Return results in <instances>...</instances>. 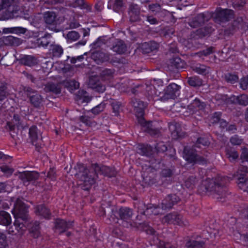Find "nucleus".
Segmentation results:
<instances>
[{
  "mask_svg": "<svg viewBox=\"0 0 248 248\" xmlns=\"http://www.w3.org/2000/svg\"><path fill=\"white\" fill-rule=\"evenodd\" d=\"M229 182V178L225 176L219 177L215 181L207 179L202 182L199 190L204 193L213 192L215 199L223 202L221 200L226 196V185Z\"/></svg>",
  "mask_w": 248,
  "mask_h": 248,
  "instance_id": "f257e3e1",
  "label": "nucleus"
},
{
  "mask_svg": "<svg viewBox=\"0 0 248 248\" xmlns=\"http://www.w3.org/2000/svg\"><path fill=\"white\" fill-rule=\"evenodd\" d=\"M130 103L134 107L137 117H140L139 120V123L142 127V130L152 136L159 135V130L153 125L152 122H146L142 118L144 114V108L146 107L144 102L138 98L133 97L131 99Z\"/></svg>",
  "mask_w": 248,
  "mask_h": 248,
  "instance_id": "f03ea898",
  "label": "nucleus"
},
{
  "mask_svg": "<svg viewBox=\"0 0 248 248\" xmlns=\"http://www.w3.org/2000/svg\"><path fill=\"white\" fill-rule=\"evenodd\" d=\"M75 169L77 170L75 176L79 179V185L83 190H89L98 177L97 173L91 170V167L88 170L83 164L79 163L77 164Z\"/></svg>",
  "mask_w": 248,
  "mask_h": 248,
  "instance_id": "7ed1b4c3",
  "label": "nucleus"
},
{
  "mask_svg": "<svg viewBox=\"0 0 248 248\" xmlns=\"http://www.w3.org/2000/svg\"><path fill=\"white\" fill-rule=\"evenodd\" d=\"M162 222L164 224H173L179 226H186L188 224V222L184 219L183 216L176 212L168 214L163 217Z\"/></svg>",
  "mask_w": 248,
  "mask_h": 248,
  "instance_id": "20e7f679",
  "label": "nucleus"
},
{
  "mask_svg": "<svg viewBox=\"0 0 248 248\" xmlns=\"http://www.w3.org/2000/svg\"><path fill=\"white\" fill-rule=\"evenodd\" d=\"M180 86L172 83L170 84L164 90L163 95L160 96V99L165 101L170 99H174L179 94Z\"/></svg>",
  "mask_w": 248,
  "mask_h": 248,
  "instance_id": "39448f33",
  "label": "nucleus"
},
{
  "mask_svg": "<svg viewBox=\"0 0 248 248\" xmlns=\"http://www.w3.org/2000/svg\"><path fill=\"white\" fill-rule=\"evenodd\" d=\"M13 212L16 219H19L22 221H26L28 219L27 209L25 204L19 199H17L15 204Z\"/></svg>",
  "mask_w": 248,
  "mask_h": 248,
  "instance_id": "423d86ee",
  "label": "nucleus"
},
{
  "mask_svg": "<svg viewBox=\"0 0 248 248\" xmlns=\"http://www.w3.org/2000/svg\"><path fill=\"white\" fill-rule=\"evenodd\" d=\"M91 170H93L97 175L103 174L109 177H114L117 174V171L114 169L105 166H99L96 163L92 165Z\"/></svg>",
  "mask_w": 248,
  "mask_h": 248,
  "instance_id": "0eeeda50",
  "label": "nucleus"
},
{
  "mask_svg": "<svg viewBox=\"0 0 248 248\" xmlns=\"http://www.w3.org/2000/svg\"><path fill=\"white\" fill-rule=\"evenodd\" d=\"M210 18V16L208 14L201 13L190 19L188 24L191 27L196 28L208 21Z\"/></svg>",
  "mask_w": 248,
  "mask_h": 248,
  "instance_id": "6e6552de",
  "label": "nucleus"
},
{
  "mask_svg": "<svg viewBox=\"0 0 248 248\" xmlns=\"http://www.w3.org/2000/svg\"><path fill=\"white\" fill-rule=\"evenodd\" d=\"M247 173H248V168L247 166L241 165L239 167L236 174L237 176V183L241 189H243L244 187L247 185L248 178L246 174Z\"/></svg>",
  "mask_w": 248,
  "mask_h": 248,
  "instance_id": "1a4fd4ad",
  "label": "nucleus"
},
{
  "mask_svg": "<svg viewBox=\"0 0 248 248\" xmlns=\"http://www.w3.org/2000/svg\"><path fill=\"white\" fill-rule=\"evenodd\" d=\"M72 221L67 222L64 219L57 218L54 222V230L56 232L61 234L73 227Z\"/></svg>",
  "mask_w": 248,
  "mask_h": 248,
  "instance_id": "9d476101",
  "label": "nucleus"
},
{
  "mask_svg": "<svg viewBox=\"0 0 248 248\" xmlns=\"http://www.w3.org/2000/svg\"><path fill=\"white\" fill-rule=\"evenodd\" d=\"M39 176V174L37 171H24L19 173L18 178L24 185H28L30 182L35 181Z\"/></svg>",
  "mask_w": 248,
  "mask_h": 248,
  "instance_id": "9b49d317",
  "label": "nucleus"
},
{
  "mask_svg": "<svg viewBox=\"0 0 248 248\" xmlns=\"http://www.w3.org/2000/svg\"><path fill=\"white\" fill-rule=\"evenodd\" d=\"M180 199L175 194L168 195L162 202L161 207L163 210L171 209L172 206L179 202Z\"/></svg>",
  "mask_w": 248,
  "mask_h": 248,
  "instance_id": "f8f14e48",
  "label": "nucleus"
},
{
  "mask_svg": "<svg viewBox=\"0 0 248 248\" xmlns=\"http://www.w3.org/2000/svg\"><path fill=\"white\" fill-rule=\"evenodd\" d=\"M29 135L32 144L35 145L36 149L39 150V148L42 145L43 141L42 137L38 135L37 128L36 126H32L30 128Z\"/></svg>",
  "mask_w": 248,
  "mask_h": 248,
  "instance_id": "ddd939ff",
  "label": "nucleus"
},
{
  "mask_svg": "<svg viewBox=\"0 0 248 248\" xmlns=\"http://www.w3.org/2000/svg\"><path fill=\"white\" fill-rule=\"evenodd\" d=\"M214 31V29L210 25H207L203 28H202L193 31L191 34V38L197 40L207 36H209Z\"/></svg>",
  "mask_w": 248,
  "mask_h": 248,
  "instance_id": "4468645a",
  "label": "nucleus"
},
{
  "mask_svg": "<svg viewBox=\"0 0 248 248\" xmlns=\"http://www.w3.org/2000/svg\"><path fill=\"white\" fill-rule=\"evenodd\" d=\"M233 10L225 9L217 12L216 20L221 22H224L230 20L233 17Z\"/></svg>",
  "mask_w": 248,
  "mask_h": 248,
  "instance_id": "2eb2a0df",
  "label": "nucleus"
},
{
  "mask_svg": "<svg viewBox=\"0 0 248 248\" xmlns=\"http://www.w3.org/2000/svg\"><path fill=\"white\" fill-rule=\"evenodd\" d=\"M128 9L130 21L136 22L140 21V8L138 5L132 3L129 5Z\"/></svg>",
  "mask_w": 248,
  "mask_h": 248,
  "instance_id": "dca6fc26",
  "label": "nucleus"
},
{
  "mask_svg": "<svg viewBox=\"0 0 248 248\" xmlns=\"http://www.w3.org/2000/svg\"><path fill=\"white\" fill-rule=\"evenodd\" d=\"M89 87L95 92L102 93L106 90V86L97 77H93L90 78Z\"/></svg>",
  "mask_w": 248,
  "mask_h": 248,
  "instance_id": "f3484780",
  "label": "nucleus"
},
{
  "mask_svg": "<svg viewBox=\"0 0 248 248\" xmlns=\"http://www.w3.org/2000/svg\"><path fill=\"white\" fill-rule=\"evenodd\" d=\"M169 129L171 133L172 139L177 140L184 136L183 133L181 131L180 124L175 122H172L169 124Z\"/></svg>",
  "mask_w": 248,
  "mask_h": 248,
  "instance_id": "a211bd4d",
  "label": "nucleus"
},
{
  "mask_svg": "<svg viewBox=\"0 0 248 248\" xmlns=\"http://www.w3.org/2000/svg\"><path fill=\"white\" fill-rule=\"evenodd\" d=\"M169 129L171 133L172 139L177 140L184 136L183 133L181 131L180 124L175 122H172L169 124Z\"/></svg>",
  "mask_w": 248,
  "mask_h": 248,
  "instance_id": "6ab92c4d",
  "label": "nucleus"
},
{
  "mask_svg": "<svg viewBox=\"0 0 248 248\" xmlns=\"http://www.w3.org/2000/svg\"><path fill=\"white\" fill-rule=\"evenodd\" d=\"M169 129L171 133L172 139L177 140L184 136L183 133L181 131L180 124L175 122H172L169 124Z\"/></svg>",
  "mask_w": 248,
  "mask_h": 248,
  "instance_id": "aec40b11",
  "label": "nucleus"
},
{
  "mask_svg": "<svg viewBox=\"0 0 248 248\" xmlns=\"http://www.w3.org/2000/svg\"><path fill=\"white\" fill-rule=\"evenodd\" d=\"M91 57L98 64L109 61L110 60V55L100 51L92 52Z\"/></svg>",
  "mask_w": 248,
  "mask_h": 248,
  "instance_id": "412c9836",
  "label": "nucleus"
},
{
  "mask_svg": "<svg viewBox=\"0 0 248 248\" xmlns=\"http://www.w3.org/2000/svg\"><path fill=\"white\" fill-rule=\"evenodd\" d=\"M196 147L193 145L191 147L186 146L184 149V157L189 163H193L195 160L197 154Z\"/></svg>",
  "mask_w": 248,
  "mask_h": 248,
  "instance_id": "4be33fe9",
  "label": "nucleus"
},
{
  "mask_svg": "<svg viewBox=\"0 0 248 248\" xmlns=\"http://www.w3.org/2000/svg\"><path fill=\"white\" fill-rule=\"evenodd\" d=\"M51 35L48 33H46L42 37L36 39L34 41V47H46L50 43Z\"/></svg>",
  "mask_w": 248,
  "mask_h": 248,
  "instance_id": "5701e85b",
  "label": "nucleus"
},
{
  "mask_svg": "<svg viewBox=\"0 0 248 248\" xmlns=\"http://www.w3.org/2000/svg\"><path fill=\"white\" fill-rule=\"evenodd\" d=\"M34 212L36 215L41 216L46 219H49L51 217V212L45 205L40 204L34 208Z\"/></svg>",
  "mask_w": 248,
  "mask_h": 248,
  "instance_id": "b1692460",
  "label": "nucleus"
},
{
  "mask_svg": "<svg viewBox=\"0 0 248 248\" xmlns=\"http://www.w3.org/2000/svg\"><path fill=\"white\" fill-rule=\"evenodd\" d=\"M18 61L20 64L29 66H32L37 63L35 57L31 55H23Z\"/></svg>",
  "mask_w": 248,
  "mask_h": 248,
  "instance_id": "393cba45",
  "label": "nucleus"
},
{
  "mask_svg": "<svg viewBox=\"0 0 248 248\" xmlns=\"http://www.w3.org/2000/svg\"><path fill=\"white\" fill-rule=\"evenodd\" d=\"M117 214L120 219L125 221L129 220L133 215L132 210L126 207H123L120 208Z\"/></svg>",
  "mask_w": 248,
  "mask_h": 248,
  "instance_id": "a878e982",
  "label": "nucleus"
},
{
  "mask_svg": "<svg viewBox=\"0 0 248 248\" xmlns=\"http://www.w3.org/2000/svg\"><path fill=\"white\" fill-rule=\"evenodd\" d=\"M158 44L155 41H151L149 43H144L142 44L141 49L144 53H149L158 49Z\"/></svg>",
  "mask_w": 248,
  "mask_h": 248,
  "instance_id": "bb28decb",
  "label": "nucleus"
},
{
  "mask_svg": "<svg viewBox=\"0 0 248 248\" xmlns=\"http://www.w3.org/2000/svg\"><path fill=\"white\" fill-rule=\"evenodd\" d=\"M111 49L113 51L121 54L126 51V46L123 41L118 40L114 43Z\"/></svg>",
  "mask_w": 248,
  "mask_h": 248,
  "instance_id": "cd10ccee",
  "label": "nucleus"
},
{
  "mask_svg": "<svg viewBox=\"0 0 248 248\" xmlns=\"http://www.w3.org/2000/svg\"><path fill=\"white\" fill-rule=\"evenodd\" d=\"M44 90L46 92H52L55 94L60 93L61 92L60 85L52 82H48L46 84Z\"/></svg>",
  "mask_w": 248,
  "mask_h": 248,
  "instance_id": "c85d7f7f",
  "label": "nucleus"
},
{
  "mask_svg": "<svg viewBox=\"0 0 248 248\" xmlns=\"http://www.w3.org/2000/svg\"><path fill=\"white\" fill-rule=\"evenodd\" d=\"M56 15L53 12L48 11L44 14V20L46 24L54 26L56 24Z\"/></svg>",
  "mask_w": 248,
  "mask_h": 248,
  "instance_id": "c756f323",
  "label": "nucleus"
},
{
  "mask_svg": "<svg viewBox=\"0 0 248 248\" xmlns=\"http://www.w3.org/2000/svg\"><path fill=\"white\" fill-rule=\"evenodd\" d=\"M231 101L233 103L238 104L240 105L246 106L248 105V97L245 94L239 96H232L231 97Z\"/></svg>",
  "mask_w": 248,
  "mask_h": 248,
  "instance_id": "7c9ffc66",
  "label": "nucleus"
},
{
  "mask_svg": "<svg viewBox=\"0 0 248 248\" xmlns=\"http://www.w3.org/2000/svg\"><path fill=\"white\" fill-rule=\"evenodd\" d=\"M50 53L53 57H60L63 53V49L59 45L51 44L49 48Z\"/></svg>",
  "mask_w": 248,
  "mask_h": 248,
  "instance_id": "2f4dec72",
  "label": "nucleus"
},
{
  "mask_svg": "<svg viewBox=\"0 0 248 248\" xmlns=\"http://www.w3.org/2000/svg\"><path fill=\"white\" fill-rule=\"evenodd\" d=\"M138 153L143 155L150 156L153 154V148L147 144H140L138 146Z\"/></svg>",
  "mask_w": 248,
  "mask_h": 248,
  "instance_id": "473e14b6",
  "label": "nucleus"
},
{
  "mask_svg": "<svg viewBox=\"0 0 248 248\" xmlns=\"http://www.w3.org/2000/svg\"><path fill=\"white\" fill-rule=\"evenodd\" d=\"M3 41L6 45L12 46H18L22 43L20 39L12 36L5 37Z\"/></svg>",
  "mask_w": 248,
  "mask_h": 248,
  "instance_id": "72a5a7b5",
  "label": "nucleus"
},
{
  "mask_svg": "<svg viewBox=\"0 0 248 248\" xmlns=\"http://www.w3.org/2000/svg\"><path fill=\"white\" fill-rule=\"evenodd\" d=\"M21 124L19 116L17 114H15L12 121L7 122V126L10 131H13L15 130L16 127L18 128Z\"/></svg>",
  "mask_w": 248,
  "mask_h": 248,
  "instance_id": "f704fd0d",
  "label": "nucleus"
},
{
  "mask_svg": "<svg viewBox=\"0 0 248 248\" xmlns=\"http://www.w3.org/2000/svg\"><path fill=\"white\" fill-rule=\"evenodd\" d=\"M12 11L14 18L20 17L28 18L29 17L28 14H26L22 9L18 5H13Z\"/></svg>",
  "mask_w": 248,
  "mask_h": 248,
  "instance_id": "c9c22d12",
  "label": "nucleus"
},
{
  "mask_svg": "<svg viewBox=\"0 0 248 248\" xmlns=\"http://www.w3.org/2000/svg\"><path fill=\"white\" fill-rule=\"evenodd\" d=\"M27 29L21 27H16L12 28H5L3 29V32L4 33H19L24 34L27 31Z\"/></svg>",
  "mask_w": 248,
  "mask_h": 248,
  "instance_id": "e433bc0d",
  "label": "nucleus"
},
{
  "mask_svg": "<svg viewBox=\"0 0 248 248\" xmlns=\"http://www.w3.org/2000/svg\"><path fill=\"white\" fill-rule=\"evenodd\" d=\"M170 64L171 66L180 69L185 67L186 63L179 57H174L170 60Z\"/></svg>",
  "mask_w": 248,
  "mask_h": 248,
  "instance_id": "4c0bfd02",
  "label": "nucleus"
},
{
  "mask_svg": "<svg viewBox=\"0 0 248 248\" xmlns=\"http://www.w3.org/2000/svg\"><path fill=\"white\" fill-rule=\"evenodd\" d=\"M40 223L37 221H34L30 229L31 236L34 238H38L40 235Z\"/></svg>",
  "mask_w": 248,
  "mask_h": 248,
  "instance_id": "58836bf2",
  "label": "nucleus"
},
{
  "mask_svg": "<svg viewBox=\"0 0 248 248\" xmlns=\"http://www.w3.org/2000/svg\"><path fill=\"white\" fill-rule=\"evenodd\" d=\"M11 223V217L9 214L4 211H0V224L8 226Z\"/></svg>",
  "mask_w": 248,
  "mask_h": 248,
  "instance_id": "ea45409f",
  "label": "nucleus"
},
{
  "mask_svg": "<svg viewBox=\"0 0 248 248\" xmlns=\"http://www.w3.org/2000/svg\"><path fill=\"white\" fill-rule=\"evenodd\" d=\"M188 84L192 87H200L202 85V80L197 76L187 77Z\"/></svg>",
  "mask_w": 248,
  "mask_h": 248,
  "instance_id": "a19ab883",
  "label": "nucleus"
},
{
  "mask_svg": "<svg viewBox=\"0 0 248 248\" xmlns=\"http://www.w3.org/2000/svg\"><path fill=\"white\" fill-rule=\"evenodd\" d=\"M149 8L152 12L157 14H163L164 15L169 14V11L164 9L162 10L160 5L158 3L150 4L149 5Z\"/></svg>",
  "mask_w": 248,
  "mask_h": 248,
  "instance_id": "79ce46f5",
  "label": "nucleus"
},
{
  "mask_svg": "<svg viewBox=\"0 0 248 248\" xmlns=\"http://www.w3.org/2000/svg\"><path fill=\"white\" fill-rule=\"evenodd\" d=\"M30 100L34 107L39 108L42 105L43 98L41 95L38 93H35L31 96Z\"/></svg>",
  "mask_w": 248,
  "mask_h": 248,
  "instance_id": "37998d69",
  "label": "nucleus"
},
{
  "mask_svg": "<svg viewBox=\"0 0 248 248\" xmlns=\"http://www.w3.org/2000/svg\"><path fill=\"white\" fill-rule=\"evenodd\" d=\"M26 221H22L19 219H16L14 224L16 226L15 228H16L18 231V234L20 235H23L26 231V227L24 224V222Z\"/></svg>",
  "mask_w": 248,
  "mask_h": 248,
  "instance_id": "c03bdc74",
  "label": "nucleus"
},
{
  "mask_svg": "<svg viewBox=\"0 0 248 248\" xmlns=\"http://www.w3.org/2000/svg\"><path fill=\"white\" fill-rule=\"evenodd\" d=\"M198 181L196 176L194 175H190L185 181V186L189 189H193L195 187Z\"/></svg>",
  "mask_w": 248,
  "mask_h": 248,
  "instance_id": "a18cd8bd",
  "label": "nucleus"
},
{
  "mask_svg": "<svg viewBox=\"0 0 248 248\" xmlns=\"http://www.w3.org/2000/svg\"><path fill=\"white\" fill-rule=\"evenodd\" d=\"M115 73V70L113 69L106 68L103 69L100 73V76L101 78L104 80H108L112 78L113 77Z\"/></svg>",
  "mask_w": 248,
  "mask_h": 248,
  "instance_id": "49530a36",
  "label": "nucleus"
},
{
  "mask_svg": "<svg viewBox=\"0 0 248 248\" xmlns=\"http://www.w3.org/2000/svg\"><path fill=\"white\" fill-rule=\"evenodd\" d=\"M187 248H205V244L203 241L190 240L186 243Z\"/></svg>",
  "mask_w": 248,
  "mask_h": 248,
  "instance_id": "de8ad7c7",
  "label": "nucleus"
},
{
  "mask_svg": "<svg viewBox=\"0 0 248 248\" xmlns=\"http://www.w3.org/2000/svg\"><path fill=\"white\" fill-rule=\"evenodd\" d=\"M112 107L113 113L115 116H118L122 109V103L120 102L110 99L109 101Z\"/></svg>",
  "mask_w": 248,
  "mask_h": 248,
  "instance_id": "09e8293b",
  "label": "nucleus"
},
{
  "mask_svg": "<svg viewBox=\"0 0 248 248\" xmlns=\"http://www.w3.org/2000/svg\"><path fill=\"white\" fill-rule=\"evenodd\" d=\"M210 142L206 137H200L198 138L196 142L193 145L196 148H202V146H208Z\"/></svg>",
  "mask_w": 248,
  "mask_h": 248,
  "instance_id": "8fccbe9b",
  "label": "nucleus"
},
{
  "mask_svg": "<svg viewBox=\"0 0 248 248\" xmlns=\"http://www.w3.org/2000/svg\"><path fill=\"white\" fill-rule=\"evenodd\" d=\"M193 70L199 74L206 75L209 72V67L203 64H197L194 66Z\"/></svg>",
  "mask_w": 248,
  "mask_h": 248,
  "instance_id": "3c124183",
  "label": "nucleus"
},
{
  "mask_svg": "<svg viewBox=\"0 0 248 248\" xmlns=\"http://www.w3.org/2000/svg\"><path fill=\"white\" fill-rule=\"evenodd\" d=\"M63 36L66 38L67 42L70 43L78 40L80 37L79 34L74 31H69L65 36L64 34Z\"/></svg>",
  "mask_w": 248,
  "mask_h": 248,
  "instance_id": "603ef678",
  "label": "nucleus"
},
{
  "mask_svg": "<svg viewBox=\"0 0 248 248\" xmlns=\"http://www.w3.org/2000/svg\"><path fill=\"white\" fill-rule=\"evenodd\" d=\"M71 6L74 8L79 7L82 9H87L89 11H91V7L88 6L84 0H76L74 2L71 4Z\"/></svg>",
  "mask_w": 248,
  "mask_h": 248,
  "instance_id": "864d4df0",
  "label": "nucleus"
},
{
  "mask_svg": "<svg viewBox=\"0 0 248 248\" xmlns=\"http://www.w3.org/2000/svg\"><path fill=\"white\" fill-rule=\"evenodd\" d=\"M247 27L246 23L243 22L242 18H238L236 20L233 21L232 24L233 30H236L237 29L245 30Z\"/></svg>",
  "mask_w": 248,
  "mask_h": 248,
  "instance_id": "5fc2aeb1",
  "label": "nucleus"
},
{
  "mask_svg": "<svg viewBox=\"0 0 248 248\" xmlns=\"http://www.w3.org/2000/svg\"><path fill=\"white\" fill-rule=\"evenodd\" d=\"M14 17L12 6H9L2 12V14L0 17V20H7L10 18H13Z\"/></svg>",
  "mask_w": 248,
  "mask_h": 248,
  "instance_id": "6e6d98bb",
  "label": "nucleus"
},
{
  "mask_svg": "<svg viewBox=\"0 0 248 248\" xmlns=\"http://www.w3.org/2000/svg\"><path fill=\"white\" fill-rule=\"evenodd\" d=\"M190 105L193 106L195 111H196L197 108H198L199 109H203L206 106V104L205 102L201 101L198 98H195Z\"/></svg>",
  "mask_w": 248,
  "mask_h": 248,
  "instance_id": "4d7b16f0",
  "label": "nucleus"
},
{
  "mask_svg": "<svg viewBox=\"0 0 248 248\" xmlns=\"http://www.w3.org/2000/svg\"><path fill=\"white\" fill-rule=\"evenodd\" d=\"M66 86L69 90L72 92L79 88V84L75 80H71L66 82Z\"/></svg>",
  "mask_w": 248,
  "mask_h": 248,
  "instance_id": "13d9d810",
  "label": "nucleus"
},
{
  "mask_svg": "<svg viewBox=\"0 0 248 248\" xmlns=\"http://www.w3.org/2000/svg\"><path fill=\"white\" fill-rule=\"evenodd\" d=\"M7 94L6 84L4 82L0 83V101L5 99Z\"/></svg>",
  "mask_w": 248,
  "mask_h": 248,
  "instance_id": "bf43d9fd",
  "label": "nucleus"
},
{
  "mask_svg": "<svg viewBox=\"0 0 248 248\" xmlns=\"http://www.w3.org/2000/svg\"><path fill=\"white\" fill-rule=\"evenodd\" d=\"M87 92L83 90H80L78 92V96L79 97V100L82 103H88L90 101L91 98L86 95Z\"/></svg>",
  "mask_w": 248,
  "mask_h": 248,
  "instance_id": "052dcab7",
  "label": "nucleus"
},
{
  "mask_svg": "<svg viewBox=\"0 0 248 248\" xmlns=\"http://www.w3.org/2000/svg\"><path fill=\"white\" fill-rule=\"evenodd\" d=\"M110 62L113 65H117V64H124L127 63V60L122 57H113L111 59L110 58Z\"/></svg>",
  "mask_w": 248,
  "mask_h": 248,
  "instance_id": "680f3d73",
  "label": "nucleus"
},
{
  "mask_svg": "<svg viewBox=\"0 0 248 248\" xmlns=\"http://www.w3.org/2000/svg\"><path fill=\"white\" fill-rule=\"evenodd\" d=\"M106 107V103L104 102H101L98 105L93 108L91 111L94 115H97L101 112L103 111Z\"/></svg>",
  "mask_w": 248,
  "mask_h": 248,
  "instance_id": "e2e57ef3",
  "label": "nucleus"
},
{
  "mask_svg": "<svg viewBox=\"0 0 248 248\" xmlns=\"http://www.w3.org/2000/svg\"><path fill=\"white\" fill-rule=\"evenodd\" d=\"M226 155L230 161H233L238 157V153L234 150L228 149L226 151Z\"/></svg>",
  "mask_w": 248,
  "mask_h": 248,
  "instance_id": "0e129e2a",
  "label": "nucleus"
},
{
  "mask_svg": "<svg viewBox=\"0 0 248 248\" xmlns=\"http://www.w3.org/2000/svg\"><path fill=\"white\" fill-rule=\"evenodd\" d=\"M224 78L226 81L231 83H234L238 80V77L236 75L231 73L225 74Z\"/></svg>",
  "mask_w": 248,
  "mask_h": 248,
  "instance_id": "69168bd1",
  "label": "nucleus"
},
{
  "mask_svg": "<svg viewBox=\"0 0 248 248\" xmlns=\"http://www.w3.org/2000/svg\"><path fill=\"white\" fill-rule=\"evenodd\" d=\"M103 215L106 216L107 215L108 217H112V216H114V217H117V218H118V217L114 214L115 208L113 206H108L105 209H103Z\"/></svg>",
  "mask_w": 248,
  "mask_h": 248,
  "instance_id": "338daca9",
  "label": "nucleus"
},
{
  "mask_svg": "<svg viewBox=\"0 0 248 248\" xmlns=\"http://www.w3.org/2000/svg\"><path fill=\"white\" fill-rule=\"evenodd\" d=\"M0 248H9L6 235L0 232Z\"/></svg>",
  "mask_w": 248,
  "mask_h": 248,
  "instance_id": "774afa93",
  "label": "nucleus"
}]
</instances>
